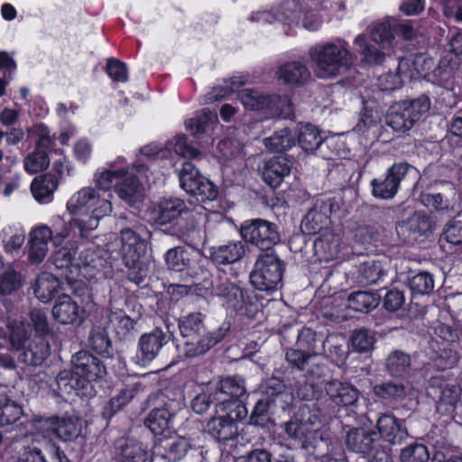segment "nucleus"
<instances>
[{
    "mask_svg": "<svg viewBox=\"0 0 462 462\" xmlns=\"http://www.w3.org/2000/svg\"><path fill=\"white\" fill-rule=\"evenodd\" d=\"M310 59L319 78L328 79L347 69L354 61V54L344 40L318 43L309 51Z\"/></svg>",
    "mask_w": 462,
    "mask_h": 462,
    "instance_id": "obj_1",
    "label": "nucleus"
},
{
    "mask_svg": "<svg viewBox=\"0 0 462 462\" xmlns=\"http://www.w3.org/2000/svg\"><path fill=\"white\" fill-rule=\"evenodd\" d=\"M150 215L159 226L171 225V234L178 237H189L196 231V223L189 217V208L180 199H161L152 207Z\"/></svg>",
    "mask_w": 462,
    "mask_h": 462,
    "instance_id": "obj_2",
    "label": "nucleus"
},
{
    "mask_svg": "<svg viewBox=\"0 0 462 462\" xmlns=\"http://www.w3.org/2000/svg\"><path fill=\"white\" fill-rule=\"evenodd\" d=\"M283 271L284 265L274 251L263 253L250 274L251 283L259 291H276L282 287Z\"/></svg>",
    "mask_w": 462,
    "mask_h": 462,
    "instance_id": "obj_3",
    "label": "nucleus"
},
{
    "mask_svg": "<svg viewBox=\"0 0 462 462\" xmlns=\"http://www.w3.org/2000/svg\"><path fill=\"white\" fill-rule=\"evenodd\" d=\"M430 107V98L425 95L412 100L394 104L386 115V125L394 131H408L413 127L422 115L429 111Z\"/></svg>",
    "mask_w": 462,
    "mask_h": 462,
    "instance_id": "obj_4",
    "label": "nucleus"
},
{
    "mask_svg": "<svg viewBox=\"0 0 462 462\" xmlns=\"http://www.w3.org/2000/svg\"><path fill=\"white\" fill-rule=\"evenodd\" d=\"M346 448L356 454L369 456L370 462H389L390 455L382 446L375 431L364 428L350 429L345 436Z\"/></svg>",
    "mask_w": 462,
    "mask_h": 462,
    "instance_id": "obj_5",
    "label": "nucleus"
},
{
    "mask_svg": "<svg viewBox=\"0 0 462 462\" xmlns=\"http://www.w3.org/2000/svg\"><path fill=\"white\" fill-rule=\"evenodd\" d=\"M240 234L245 241L261 251L268 253L280 242L277 226L262 218L245 220L240 227Z\"/></svg>",
    "mask_w": 462,
    "mask_h": 462,
    "instance_id": "obj_6",
    "label": "nucleus"
},
{
    "mask_svg": "<svg viewBox=\"0 0 462 462\" xmlns=\"http://www.w3.org/2000/svg\"><path fill=\"white\" fill-rule=\"evenodd\" d=\"M180 187L200 201H212L217 197V187L191 163L184 162L179 171Z\"/></svg>",
    "mask_w": 462,
    "mask_h": 462,
    "instance_id": "obj_7",
    "label": "nucleus"
},
{
    "mask_svg": "<svg viewBox=\"0 0 462 462\" xmlns=\"http://www.w3.org/2000/svg\"><path fill=\"white\" fill-rule=\"evenodd\" d=\"M112 197L111 192H102L97 189H95L86 217L74 220V225L79 229L82 236L86 233L96 229L99 220L112 213Z\"/></svg>",
    "mask_w": 462,
    "mask_h": 462,
    "instance_id": "obj_8",
    "label": "nucleus"
},
{
    "mask_svg": "<svg viewBox=\"0 0 462 462\" xmlns=\"http://www.w3.org/2000/svg\"><path fill=\"white\" fill-rule=\"evenodd\" d=\"M202 258L198 251L183 246H176L169 249L165 254L167 266L175 271H187L193 278L204 274L206 270L200 264Z\"/></svg>",
    "mask_w": 462,
    "mask_h": 462,
    "instance_id": "obj_9",
    "label": "nucleus"
},
{
    "mask_svg": "<svg viewBox=\"0 0 462 462\" xmlns=\"http://www.w3.org/2000/svg\"><path fill=\"white\" fill-rule=\"evenodd\" d=\"M410 170L412 168L406 162L395 163L388 169L383 178L374 179L371 181L374 197L381 199H393Z\"/></svg>",
    "mask_w": 462,
    "mask_h": 462,
    "instance_id": "obj_10",
    "label": "nucleus"
},
{
    "mask_svg": "<svg viewBox=\"0 0 462 462\" xmlns=\"http://www.w3.org/2000/svg\"><path fill=\"white\" fill-rule=\"evenodd\" d=\"M460 393L461 389L457 384L448 382L442 376H433L429 381L428 394L437 401L439 411H453Z\"/></svg>",
    "mask_w": 462,
    "mask_h": 462,
    "instance_id": "obj_11",
    "label": "nucleus"
},
{
    "mask_svg": "<svg viewBox=\"0 0 462 462\" xmlns=\"http://www.w3.org/2000/svg\"><path fill=\"white\" fill-rule=\"evenodd\" d=\"M71 363L77 376L82 381L88 383V391L93 393L92 382L103 377L106 374V367L100 359L87 351H79L73 356Z\"/></svg>",
    "mask_w": 462,
    "mask_h": 462,
    "instance_id": "obj_12",
    "label": "nucleus"
},
{
    "mask_svg": "<svg viewBox=\"0 0 462 462\" xmlns=\"http://www.w3.org/2000/svg\"><path fill=\"white\" fill-rule=\"evenodd\" d=\"M209 434L222 442L225 448H236L238 442L237 422L231 415L221 416L212 419L208 424Z\"/></svg>",
    "mask_w": 462,
    "mask_h": 462,
    "instance_id": "obj_13",
    "label": "nucleus"
},
{
    "mask_svg": "<svg viewBox=\"0 0 462 462\" xmlns=\"http://www.w3.org/2000/svg\"><path fill=\"white\" fill-rule=\"evenodd\" d=\"M227 330V328H219L207 334L186 337L183 346L185 355L188 357H195L205 354L225 337Z\"/></svg>",
    "mask_w": 462,
    "mask_h": 462,
    "instance_id": "obj_14",
    "label": "nucleus"
},
{
    "mask_svg": "<svg viewBox=\"0 0 462 462\" xmlns=\"http://www.w3.org/2000/svg\"><path fill=\"white\" fill-rule=\"evenodd\" d=\"M75 265L82 276L88 280L98 279L106 275L107 263L95 250L87 248L80 252Z\"/></svg>",
    "mask_w": 462,
    "mask_h": 462,
    "instance_id": "obj_15",
    "label": "nucleus"
},
{
    "mask_svg": "<svg viewBox=\"0 0 462 462\" xmlns=\"http://www.w3.org/2000/svg\"><path fill=\"white\" fill-rule=\"evenodd\" d=\"M246 386L245 380L240 376H229L220 380L214 393L215 402L222 404L238 401L245 395Z\"/></svg>",
    "mask_w": 462,
    "mask_h": 462,
    "instance_id": "obj_16",
    "label": "nucleus"
},
{
    "mask_svg": "<svg viewBox=\"0 0 462 462\" xmlns=\"http://www.w3.org/2000/svg\"><path fill=\"white\" fill-rule=\"evenodd\" d=\"M52 230L47 226L33 228L29 234L28 258L33 263H42L48 253V244L52 242Z\"/></svg>",
    "mask_w": 462,
    "mask_h": 462,
    "instance_id": "obj_17",
    "label": "nucleus"
},
{
    "mask_svg": "<svg viewBox=\"0 0 462 462\" xmlns=\"http://www.w3.org/2000/svg\"><path fill=\"white\" fill-rule=\"evenodd\" d=\"M120 254L125 264H134L145 251V242L131 228H124L120 232Z\"/></svg>",
    "mask_w": 462,
    "mask_h": 462,
    "instance_id": "obj_18",
    "label": "nucleus"
},
{
    "mask_svg": "<svg viewBox=\"0 0 462 462\" xmlns=\"http://www.w3.org/2000/svg\"><path fill=\"white\" fill-rule=\"evenodd\" d=\"M396 229L399 235L405 236L410 239H417L431 233L432 222L425 212L419 211L405 221L399 223Z\"/></svg>",
    "mask_w": 462,
    "mask_h": 462,
    "instance_id": "obj_19",
    "label": "nucleus"
},
{
    "mask_svg": "<svg viewBox=\"0 0 462 462\" xmlns=\"http://www.w3.org/2000/svg\"><path fill=\"white\" fill-rule=\"evenodd\" d=\"M313 248L320 262L336 259L341 252V236L333 231H325L315 240Z\"/></svg>",
    "mask_w": 462,
    "mask_h": 462,
    "instance_id": "obj_20",
    "label": "nucleus"
},
{
    "mask_svg": "<svg viewBox=\"0 0 462 462\" xmlns=\"http://www.w3.org/2000/svg\"><path fill=\"white\" fill-rule=\"evenodd\" d=\"M169 339L170 337L160 328L143 334L138 342L142 360L143 362L152 361Z\"/></svg>",
    "mask_w": 462,
    "mask_h": 462,
    "instance_id": "obj_21",
    "label": "nucleus"
},
{
    "mask_svg": "<svg viewBox=\"0 0 462 462\" xmlns=\"http://www.w3.org/2000/svg\"><path fill=\"white\" fill-rule=\"evenodd\" d=\"M326 393L329 400L338 406H354L359 399V392L353 385L333 380L326 383Z\"/></svg>",
    "mask_w": 462,
    "mask_h": 462,
    "instance_id": "obj_22",
    "label": "nucleus"
},
{
    "mask_svg": "<svg viewBox=\"0 0 462 462\" xmlns=\"http://www.w3.org/2000/svg\"><path fill=\"white\" fill-rule=\"evenodd\" d=\"M291 162L282 156L268 160L262 170L263 181L272 188L278 187L291 172Z\"/></svg>",
    "mask_w": 462,
    "mask_h": 462,
    "instance_id": "obj_23",
    "label": "nucleus"
},
{
    "mask_svg": "<svg viewBox=\"0 0 462 462\" xmlns=\"http://www.w3.org/2000/svg\"><path fill=\"white\" fill-rule=\"evenodd\" d=\"M376 427L381 438L393 445L401 444L408 435L406 429L394 416L390 414L380 416Z\"/></svg>",
    "mask_w": 462,
    "mask_h": 462,
    "instance_id": "obj_24",
    "label": "nucleus"
},
{
    "mask_svg": "<svg viewBox=\"0 0 462 462\" xmlns=\"http://www.w3.org/2000/svg\"><path fill=\"white\" fill-rule=\"evenodd\" d=\"M51 145V138L42 134L37 142L36 150L24 159V169L27 172L33 174L45 170L50 164L47 150Z\"/></svg>",
    "mask_w": 462,
    "mask_h": 462,
    "instance_id": "obj_25",
    "label": "nucleus"
},
{
    "mask_svg": "<svg viewBox=\"0 0 462 462\" xmlns=\"http://www.w3.org/2000/svg\"><path fill=\"white\" fill-rule=\"evenodd\" d=\"M215 294L221 299L223 306L234 311L241 310L245 304L243 291L227 280L219 282Z\"/></svg>",
    "mask_w": 462,
    "mask_h": 462,
    "instance_id": "obj_26",
    "label": "nucleus"
},
{
    "mask_svg": "<svg viewBox=\"0 0 462 462\" xmlns=\"http://www.w3.org/2000/svg\"><path fill=\"white\" fill-rule=\"evenodd\" d=\"M80 310L77 301L70 296L63 294L58 298L52 309V315L61 324H73L80 320Z\"/></svg>",
    "mask_w": 462,
    "mask_h": 462,
    "instance_id": "obj_27",
    "label": "nucleus"
},
{
    "mask_svg": "<svg viewBox=\"0 0 462 462\" xmlns=\"http://www.w3.org/2000/svg\"><path fill=\"white\" fill-rule=\"evenodd\" d=\"M122 462H151L152 456L146 444L134 439L118 442Z\"/></svg>",
    "mask_w": 462,
    "mask_h": 462,
    "instance_id": "obj_28",
    "label": "nucleus"
},
{
    "mask_svg": "<svg viewBox=\"0 0 462 462\" xmlns=\"http://www.w3.org/2000/svg\"><path fill=\"white\" fill-rule=\"evenodd\" d=\"M276 75L285 84L292 86L303 85L310 79L308 67L300 61H291L282 65Z\"/></svg>",
    "mask_w": 462,
    "mask_h": 462,
    "instance_id": "obj_29",
    "label": "nucleus"
},
{
    "mask_svg": "<svg viewBox=\"0 0 462 462\" xmlns=\"http://www.w3.org/2000/svg\"><path fill=\"white\" fill-rule=\"evenodd\" d=\"M56 383L60 396L69 395L76 392L79 395H89L91 391H88V383H85L73 371L64 370L61 371L56 378Z\"/></svg>",
    "mask_w": 462,
    "mask_h": 462,
    "instance_id": "obj_30",
    "label": "nucleus"
},
{
    "mask_svg": "<svg viewBox=\"0 0 462 462\" xmlns=\"http://www.w3.org/2000/svg\"><path fill=\"white\" fill-rule=\"evenodd\" d=\"M42 423L43 425H50L51 430L63 441L75 439L81 433V422L78 418H53Z\"/></svg>",
    "mask_w": 462,
    "mask_h": 462,
    "instance_id": "obj_31",
    "label": "nucleus"
},
{
    "mask_svg": "<svg viewBox=\"0 0 462 462\" xmlns=\"http://www.w3.org/2000/svg\"><path fill=\"white\" fill-rule=\"evenodd\" d=\"M245 254V245L240 241L230 242L211 249L210 256L217 264H229L240 261Z\"/></svg>",
    "mask_w": 462,
    "mask_h": 462,
    "instance_id": "obj_32",
    "label": "nucleus"
},
{
    "mask_svg": "<svg viewBox=\"0 0 462 462\" xmlns=\"http://www.w3.org/2000/svg\"><path fill=\"white\" fill-rule=\"evenodd\" d=\"M122 175L116 184V191L121 199L132 206L142 198L141 187L138 180L127 171L123 170Z\"/></svg>",
    "mask_w": 462,
    "mask_h": 462,
    "instance_id": "obj_33",
    "label": "nucleus"
},
{
    "mask_svg": "<svg viewBox=\"0 0 462 462\" xmlns=\"http://www.w3.org/2000/svg\"><path fill=\"white\" fill-rule=\"evenodd\" d=\"M295 5L294 1L285 3L282 6V11L278 17L271 12H257L252 14L249 19L252 22L257 21L265 23H273L275 20H278L288 23L289 25L294 23L298 24L300 23V16L298 12L293 11Z\"/></svg>",
    "mask_w": 462,
    "mask_h": 462,
    "instance_id": "obj_34",
    "label": "nucleus"
},
{
    "mask_svg": "<svg viewBox=\"0 0 462 462\" xmlns=\"http://www.w3.org/2000/svg\"><path fill=\"white\" fill-rule=\"evenodd\" d=\"M411 78L410 61L406 59H402L399 61L396 72H388L379 76L378 82L382 90L389 91L401 88Z\"/></svg>",
    "mask_w": 462,
    "mask_h": 462,
    "instance_id": "obj_35",
    "label": "nucleus"
},
{
    "mask_svg": "<svg viewBox=\"0 0 462 462\" xmlns=\"http://www.w3.org/2000/svg\"><path fill=\"white\" fill-rule=\"evenodd\" d=\"M58 180L51 174H42L34 178L31 184L32 196L42 203H49L57 189Z\"/></svg>",
    "mask_w": 462,
    "mask_h": 462,
    "instance_id": "obj_36",
    "label": "nucleus"
},
{
    "mask_svg": "<svg viewBox=\"0 0 462 462\" xmlns=\"http://www.w3.org/2000/svg\"><path fill=\"white\" fill-rule=\"evenodd\" d=\"M95 189L94 187H84L75 192L67 202V209L69 214L79 218H85L89 210Z\"/></svg>",
    "mask_w": 462,
    "mask_h": 462,
    "instance_id": "obj_37",
    "label": "nucleus"
},
{
    "mask_svg": "<svg viewBox=\"0 0 462 462\" xmlns=\"http://www.w3.org/2000/svg\"><path fill=\"white\" fill-rule=\"evenodd\" d=\"M141 383L139 382H131L121 389L119 393L111 398L109 402L104 408V414L111 417L125 405L131 402L139 393Z\"/></svg>",
    "mask_w": 462,
    "mask_h": 462,
    "instance_id": "obj_38",
    "label": "nucleus"
},
{
    "mask_svg": "<svg viewBox=\"0 0 462 462\" xmlns=\"http://www.w3.org/2000/svg\"><path fill=\"white\" fill-rule=\"evenodd\" d=\"M163 450L162 457L168 462H178L181 460L189 454V451H190L191 455H200L196 448L191 447L189 440L184 438L167 441L163 446Z\"/></svg>",
    "mask_w": 462,
    "mask_h": 462,
    "instance_id": "obj_39",
    "label": "nucleus"
},
{
    "mask_svg": "<svg viewBox=\"0 0 462 462\" xmlns=\"http://www.w3.org/2000/svg\"><path fill=\"white\" fill-rule=\"evenodd\" d=\"M330 223L329 217L316 203L314 208H311L301 222V229L304 233L312 235L320 232L328 231L327 227Z\"/></svg>",
    "mask_w": 462,
    "mask_h": 462,
    "instance_id": "obj_40",
    "label": "nucleus"
},
{
    "mask_svg": "<svg viewBox=\"0 0 462 462\" xmlns=\"http://www.w3.org/2000/svg\"><path fill=\"white\" fill-rule=\"evenodd\" d=\"M172 424V414L165 408H155L148 415L145 425L154 434L162 435L170 430Z\"/></svg>",
    "mask_w": 462,
    "mask_h": 462,
    "instance_id": "obj_41",
    "label": "nucleus"
},
{
    "mask_svg": "<svg viewBox=\"0 0 462 462\" xmlns=\"http://www.w3.org/2000/svg\"><path fill=\"white\" fill-rule=\"evenodd\" d=\"M50 346L42 337L33 338L23 353V361L30 365H39L49 356Z\"/></svg>",
    "mask_w": 462,
    "mask_h": 462,
    "instance_id": "obj_42",
    "label": "nucleus"
},
{
    "mask_svg": "<svg viewBox=\"0 0 462 462\" xmlns=\"http://www.w3.org/2000/svg\"><path fill=\"white\" fill-rule=\"evenodd\" d=\"M282 427L289 438L302 442V444H310L311 439L316 435V430L308 429L298 414L284 422Z\"/></svg>",
    "mask_w": 462,
    "mask_h": 462,
    "instance_id": "obj_43",
    "label": "nucleus"
},
{
    "mask_svg": "<svg viewBox=\"0 0 462 462\" xmlns=\"http://www.w3.org/2000/svg\"><path fill=\"white\" fill-rule=\"evenodd\" d=\"M59 286L56 277L50 273H42L37 277L33 291L40 300L48 302L54 297Z\"/></svg>",
    "mask_w": 462,
    "mask_h": 462,
    "instance_id": "obj_44",
    "label": "nucleus"
},
{
    "mask_svg": "<svg viewBox=\"0 0 462 462\" xmlns=\"http://www.w3.org/2000/svg\"><path fill=\"white\" fill-rule=\"evenodd\" d=\"M348 307L355 311L369 312L380 303V297L371 291H355L347 299Z\"/></svg>",
    "mask_w": 462,
    "mask_h": 462,
    "instance_id": "obj_45",
    "label": "nucleus"
},
{
    "mask_svg": "<svg viewBox=\"0 0 462 462\" xmlns=\"http://www.w3.org/2000/svg\"><path fill=\"white\" fill-rule=\"evenodd\" d=\"M354 44L358 47V52L361 56V61L368 65H379L385 58V53L377 47L367 43L364 34H358Z\"/></svg>",
    "mask_w": 462,
    "mask_h": 462,
    "instance_id": "obj_46",
    "label": "nucleus"
},
{
    "mask_svg": "<svg viewBox=\"0 0 462 462\" xmlns=\"http://www.w3.org/2000/svg\"><path fill=\"white\" fill-rule=\"evenodd\" d=\"M298 142L300 146L306 152H314L317 149L322 146L324 138L321 136L319 130L316 126L307 124L300 127L298 135Z\"/></svg>",
    "mask_w": 462,
    "mask_h": 462,
    "instance_id": "obj_47",
    "label": "nucleus"
},
{
    "mask_svg": "<svg viewBox=\"0 0 462 462\" xmlns=\"http://www.w3.org/2000/svg\"><path fill=\"white\" fill-rule=\"evenodd\" d=\"M385 275L384 264L378 260L369 259L360 263L358 278L366 284L377 283Z\"/></svg>",
    "mask_w": 462,
    "mask_h": 462,
    "instance_id": "obj_48",
    "label": "nucleus"
},
{
    "mask_svg": "<svg viewBox=\"0 0 462 462\" xmlns=\"http://www.w3.org/2000/svg\"><path fill=\"white\" fill-rule=\"evenodd\" d=\"M110 313L108 323L119 337H125L134 327V320L122 310L113 306V297H110Z\"/></svg>",
    "mask_w": 462,
    "mask_h": 462,
    "instance_id": "obj_49",
    "label": "nucleus"
},
{
    "mask_svg": "<svg viewBox=\"0 0 462 462\" xmlns=\"http://www.w3.org/2000/svg\"><path fill=\"white\" fill-rule=\"evenodd\" d=\"M370 37L382 48L392 47L395 39L394 23L389 20L377 23L371 27Z\"/></svg>",
    "mask_w": 462,
    "mask_h": 462,
    "instance_id": "obj_50",
    "label": "nucleus"
},
{
    "mask_svg": "<svg viewBox=\"0 0 462 462\" xmlns=\"http://www.w3.org/2000/svg\"><path fill=\"white\" fill-rule=\"evenodd\" d=\"M263 143L269 150L282 152L294 145L295 134L288 128H284L276 132L271 137L265 138Z\"/></svg>",
    "mask_w": 462,
    "mask_h": 462,
    "instance_id": "obj_51",
    "label": "nucleus"
},
{
    "mask_svg": "<svg viewBox=\"0 0 462 462\" xmlns=\"http://www.w3.org/2000/svg\"><path fill=\"white\" fill-rule=\"evenodd\" d=\"M246 82L244 77H233L227 81H225V86L215 87L212 90L204 96L205 103H211L214 101L225 98L231 93L238 90Z\"/></svg>",
    "mask_w": 462,
    "mask_h": 462,
    "instance_id": "obj_52",
    "label": "nucleus"
},
{
    "mask_svg": "<svg viewBox=\"0 0 462 462\" xmlns=\"http://www.w3.org/2000/svg\"><path fill=\"white\" fill-rule=\"evenodd\" d=\"M23 409L15 402L4 396L0 398V426L14 424L23 415Z\"/></svg>",
    "mask_w": 462,
    "mask_h": 462,
    "instance_id": "obj_53",
    "label": "nucleus"
},
{
    "mask_svg": "<svg viewBox=\"0 0 462 462\" xmlns=\"http://www.w3.org/2000/svg\"><path fill=\"white\" fill-rule=\"evenodd\" d=\"M265 113L268 116H283L284 118H289L293 116L292 103L286 96H269Z\"/></svg>",
    "mask_w": 462,
    "mask_h": 462,
    "instance_id": "obj_54",
    "label": "nucleus"
},
{
    "mask_svg": "<svg viewBox=\"0 0 462 462\" xmlns=\"http://www.w3.org/2000/svg\"><path fill=\"white\" fill-rule=\"evenodd\" d=\"M385 366L392 375H402L410 368L411 357L406 353L394 350L386 358Z\"/></svg>",
    "mask_w": 462,
    "mask_h": 462,
    "instance_id": "obj_55",
    "label": "nucleus"
},
{
    "mask_svg": "<svg viewBox=\"0 0 462 462\" xmlns=\"http://www.w3.org/2000/svg\"><path fill=\"white\" fill-rule=\"evenodd\" d=\"M179 328L183 337L206 334L202 315L199 312L184 317L180 319Z\"/></svg>",
    "mask_w": 462,
    "mask_h": 462,
    "instance_id": "obj_56",
    "label": "nucleus"
},
{
    "mask_svg": "<svg viewBox=\"0 0 462 462\" xmlns=\"http://www.w3.org/2000/svg\"><path fill=\"white\" fill-rule=\"evenodd\" d=\"M238 97L246 109L264 110L266 112L269 96L252 89L239 92Z\"/></svg>",
    "mask_w": 462,
    "mask_h": 462,
    "instance_id": "obj_57",
    "label": "nucleus"
},
{
    "mask_svg": "<svg viewBox=\"0 0 462 462\" xmlns=\"http://www.w3.org/2000/svg\"><path fill=\"white\" fill-rule=\"evenodd\" d=\"M8 329L13 347L16 349L25 347L31 332L29 325L24 324L23 320H13L8 323Z\"/></svg>",
    "mask_w": 462,
    "mask_h": 462,
    "instance_id": "obj_58",
    "label": "nucleus"
},
{
    "mask_svg": "<svg viewBox=\"0 0 462 462\" xmlns=\"http://www.w3.org/2000/svg\"><path fill=\"white\" fill-rule=\"evenodd\" d=\"M374 341V331L364 328L354 330L351 336V346L359 353H367L372 350Z\"/></svg>",
    "mask_w": 462,
    "mask_h": 462,
    "instance_id": "obj_59",
    "label": "nucleus"
},
{
    "mask_svg": "<svg viewBox=\"0 0 462 462\" xmlns=\"http://www.w3.org/2000/svg\"><path fill=\"white\" fill-rule=\"evenodd\" d=\"M377 396L388 401L402 400L408 393L407 387L402 383H384L374 386Z\"/></svg>",
    "mask_w": 462,
    "mask_h": 462,
    "instance_id": "obj_60",
    "label": "nucleus"
},
{
    "mask_svg": "<svg viewBox=\"0 0 462 462\" xmlns=\"http://www.w3.org/2000/svg\"><path fill=\"white\" fill-rule=\"evenodd\" d=\"M298 415L308 429H315L316 435L319 434V428L321 426L324 418L317 404L303 405L300 408Z\"/></svg>",
    "mask_w": 462,
    "mask_h": 462,
    "instance_id": "obj_61",
    "label": "nucleus"
},
{
    "mask_svg": "<svg viewBox=\"0 0 462 462\" xmlns=\"http://www.w3.org/2000/svg\"><path fill=\"white\" fill-rule=\"evenodd\" d=\"M409 287L413 293L429 294L434 288L433 275L429 272H420L410 279Z\"/></svg>",
    "mask_w": 462,
    "mask_h": 462,
    "instance_id": "obj_62",
    "label": "nucleus"
},
{
    "mask_svg": "<svg viewBox=\"0 0 462 462\" xmlns=\"http://www.w3.org/2000/svg\"><path fill=\"white\" fill-rule=\"evenodd\" d=\"M402 462H428L430 453L422 444H413L404 448L400 456Z\"/></svg>",
    "mask_w": 462,
    "mask_h": 462,
    "instance_id": "obj_63",
    "label": "nucleus"
},
{
    "mask_svg": "<svg viewBox=\"0 0 462 462\" xmlns=\"http://www.w3.org/2000/svg\"><path fill=\"white\" fill-rule=\"evenodd\" d=\"M123 170H106L101 172H97L95 175L96 184L94 187L97 190H101L102 192L106 191L110 192L111 186L119 181V179L123 177Z\"/></svg>",
    "mask_w": 462,
    "mask_h": 462,
    "instance_id": "obj_64",
    "label": "nucleus"
}]
</instances>
